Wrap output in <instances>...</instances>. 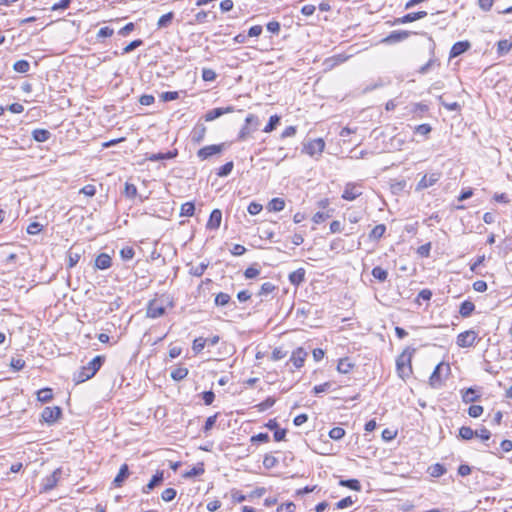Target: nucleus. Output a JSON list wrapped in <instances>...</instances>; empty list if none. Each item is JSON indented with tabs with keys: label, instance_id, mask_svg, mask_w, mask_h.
Wrapping results in <instances>:
<instances>
[{
	"label": "nucleus",
	"instance_id": "obj_1",
	"mask_svg": "<svg viewBox=\"0 0 512 512\" xmlns=\"http://www.w3.org/2000/svg\"><path fill=\"white\" fill-rule=\"evenodd\" d=\"M105 362V356L97 355L87 365L82 366L77 372L74 373V381L82 383L91 379L102 367Z\"/></svg>",
	"mask_w": 512,
	"mask_h": 512
},
{
	"label": "nucleus",
	"instance_id": "obj_2",
	"mask_svg": "<svg viewBox=\"0 0 512 512\" xmlns=\"http://www.w3.org/2000/svg\"><path fill=\"white\" fill-rule=\"evenodd\" d=\"M415 348H406L396 359V370L398 376L402 379L408 378L412 374L411 360L415 353Z\"/></svg>",
	"mask_w": 512,
	"mask_h": 512
},
{
	"label": "nucleus",
	"instance_id": "obj_3",
	"mask_svg": "<svg viewBox=\"0 0 512 512\" xmlns=\"http://www.w3.org/2000/svg\"><path fill=\"white\" fill-rule=\"evenodd\" d=\"M227 147L226 143L212 144L200 148L196 155L201 160H207L215 155L221 154Z\"/></svg>",
	"mask_w": 512,
	"mask_h": 512
},
{
	"label": "nucleus",
	"instance_id": "obj_4",
	"mask_svg": "<svg viewBox=\"0 0 512 512\" xmlns=\"http://www.w3.org/2000/svg\"><path fill=\"white\" fill-rule=\"evenodd\" d=\"M62 475V468L55 469L50 475L46 476L42 480L41 492H49L54 489Z\"/></svg>",
	"mask_w": 512,
	"mask_h": 512
},
{
	"label": "nucleus",
	"instance_id": "obj_5",
	"mask_svg": "<svg viewBox=\"0 0 512 512\" xmlns=\"http://www.w3.org/2000/svg\"><path fill=\"white\" fill-rule=\"evenodd\" d=\"M478 333L474 330H467L457 336L456 344L461 348L473 347L476 344Z\"/></svg>",
	"mask_w": 512,
	"mask_h": 512
},
{
	"label": "nucleus",
	"instance_id": "obj_6",
	"mask_svg": "<svg viewBox=\"0 0 512 512\" xmlns=\"http://www.w3.org/2000/svg\"><path fill=\"white\" fill-rule=\"evenodd\" d=\"M362 195V184L355 182L346 183L343 193L341 195L342 199L347 201H353L359 196Z\"/></svg>",
	"mask_w": 512,
	"mask_h": 512
},
{
	"label": "nucleus",
	"instance_id": "obj_7",
	"mask_svg": "<svg viewBox=\"0 0 512 512\" xmlns=\"http://www.w3.org/2000/svg\"><path fill=\"white\" fill-rule=\"evenodd\" d=\"M62 416L59 406L45 407L41 413V420L49 425L54 424Z\"/></svg>",
	"mask_w": 512,
	"mask_h": 512
},
{
	"label": "nucleus",
	"instance_id": "obj_8",
	"mask_svg": "<svg viewBox=\"0 0 512 512\" xmlns=\"http://www.w3.org/2000/svg\"><path fill=\"white\" fill-rule=\"evenodd\" d=\"M441 176V172H433L430 174L423 175L421 180L416 185L415 190L421 191L435 185L440 180Z\"/></svg>",
	"mask_w": 512,
	"mask_h": 512
},
{
	"label": "nucleus",
	"instance_id": "obj_9",
	"mask_svg": "<svg viewBox=\"0 0 512 512\" xmlns=\"http://www.w3.org/2000/svg\"><path fill=\"white\" fill-rule=\"evenodd\" d=\"M325 148V142L322 138H317L310 140L306 144H304L303 151L310 156H314L316 154L320 155Z\"/></svg>",
	"mask_w": 512,
	"mask_h": 512
},
{
	"label": "nucleus",
	"instance_id": "obj_10",
	"mask_svg": "<svg viewBox=\"0 0 512 512\" xmlns=\"http://www.w3.org/2000/svg\"><path fill=\"white\" fill-rule=\"evenodd\" d=\"M412 32L405 30H395L392 31L388 36L382 39V43L385 44H395L401 41L406 40Z\"/></svg>",
	"mask_w": 512,
	"mask_h": 512
},
{
	"label": "nucleus",
	"instance_id": "obj_11",
	"mask_svg": "<svg viewBox=\"0 0 512 512\" xmlns=\"http://www.w3.org/2000/svg\"><path fill=\"white\" fill-rule=\"evenodd\" d=\"M445 369L447 372L450 371V367L448 364H445L443 362L439 363L436 365V367L434 368L431 376H430V385L434 388H437V387H440L441 384H442V380H441V372L442 370Z\"/></svg>",
	"mask_w": 512,
	"mask_h": 512
},
{
	"label": "nucleus",
	"instance_id": "obj_12",
	"mask_svg": "<svg viewBox=\"0 0 512 512\" xmlns=\"http://www.w3.org/2000/svg\"><path fill=\"white\" fill-rule=\"evenodd\" d=\"M235 111L233 106L217 107L207 111L204 115V119L207 122L213 121L225 114L232 113Z\"/></svg>",
	"mask_w": 512,
	"mask_h": 512
},
{
	"label": "nucleus",
	"instance_id": "obj_13",
	"mask_svg": "<svg viewBox=\"0 0 512 512\" xmlns=\"http://www.w3.org/2000/svg\"><path fill=\"white\" fill-rule=\"evenodd\" d=\"M147 317L149 318H158L165 314V307L157 302V300H152L149 302L147 307Z\"/></svg>",
	"mask_w": 512,
	"mask_h": 512
},
{
	"label": "nucleus",
	"instance_id": "obj_14",
	"mask_svg": "<svg viewBox=\"0 0 512 512\" xmlns=\"http://www.w3.org/2000/svg\"><path fill=\"white\" fill-rule=\"evenodd\" d=\"M307 352L302 348L298 347L292 352L289 362H292L295 368H301L304 365Z\"/></svg>",
	"mask_w": 512,
	"mask_h": 512
},
{
	"label": "nucleus",
	"instance_id": "obj_15",
	"mask_svg": "<svg viewBox=\"0 0 512 512\" xmlns=\"http://www.w3.org/2000/svg\"><path fill=\"white\" fill-rule=\"evenodd\" d=\"M178 155V150L174 149L165 153L159 152V153H151L146 154V160L151 162L161 161V160H170Z\"/></svg>",
	"mask_w": 512,
	"mask_h": 512
},
{
	"label": "nucleus",
	"instance_id": "obj_16",
	"mask_svg": "<svg viewBox=\"0 0 512 512\" xmlns=\"http://www.w3.org/2000/svg\"><path fill=\"white\" fill-rule=\"evenodd\" d=\"M164 480V471H157L155 475L152 476L147 485L143 486L142 493L148 494L155 487L159 486Z\"/></svg>",
	"mask_w": 512,
	"mask_h": 512
},
{
	"label": "nucleus",
	"instance_id": "obj_17",
	"mask_svg": "<svg viewBox=\"0 0 512 512\" xmlns=\"http://www.w3.org/2000/svg\"><path fill=\"white\" fill-rule=\"evenodd\" d=\"M470 47H471V44L469 41H458V42L454 43L453 46L451 47L449 57L450 58L458 57V56L462 55L463 53H465L466 51H468L470 49Z\"/></svg>",
	"mask_w": 512,
	"mask_h": 512
},
{
	"label": "nucleus",
	"instance_id": "obj_18",
	"mask_svg": "<svg viewBox=\"0 0 512 512\" xmlns=\"http://www.w3.org/2000/svg\"><path fill=\"white\" fill-rule=\"evenodd\" d=\"M462 401L466 404L474 403L478 401L481 397V394L478 389L473 387L467 388L461 391Z\"/></svg>",
	"mask_w": 512,
	"mask_h": 512
},
{
	"label": "nucleus",
	"instance_id": "obj_19",
	"mask_svg": "<svg viewBox=\"0 0 512 512\" xmlns=\"http://www.w3.org/2000/svg\"><path fill=\"white\" fill-rule=\"evenodd\" d=\"M427 16L426 11L411 12L395 20L396 24L411 23Z\"/></svg>",
	"mask_w": 512,
	"mask_h": 512
},
{
	"label": "nucleus",
	"instance_id": "obj_20",
	"mask_svg": "<svg viewBox=\"0 0 512 512\" xmlns=\"http://www.w3.org/2000/svg\"><path fill=\"white\" fill-rule=\"evenodd\" d=\"M112 266V258L107 253H100L94 262V267L98 270H106Z\"/></svg>",
	"mask_w": 512,
	"mask_h": 512
},
{
	"label": "nucleus",
	"instance_id": "obj_21",
	"mask_svg": "<svg viewBox=\"0 0 512 512\" xmlns=\"http://www.w3.org/2000/svg\"><path fill=\"white\" fill-rule=\"evenodd\" d=\"M222 221V212L219 209H214L208 219L207 229L216 230L220 227Z\"/></svg>",
	"mask_w": 512,
	"mask_h": 512
},
{
	"label": "nucleus",
	"instance_id": "obj_22",
	"mask_svg": "<svg viewBox=\"0 0 512 512\" xmlns=\"http://www.w3.org/2000/svg\"><path fill=\"white\" fill-rule=\"evenodd\" d=\"M130 471L129 466L127 464L121 465L118 474L113 480V485L115 487H121L126 479L129 477Z\"/></svg>",
	"mask_w": 512,
	"mask_h": 512
},
{
	"label": "nucleus",
	"instance_id": "obj_23",
	"mask_svg": "<svg viewBox=\"0 0 512 512\" xmlns=\"http://www.w3.org/2000/svg\"><path fill=\"white\" fill-rule=\"evenodd\" d=\"M306 271L304 268H299L289 274V281L294 286H299L305 281Z\"/></svg>",
	"mask_w": 512,
	"mask_h": 512
},
{
	"label": "nucleus",
	"instance_id": "obj_24",
	"mask_svg": "<svg viewBox=\"0 0 512 512\" xmlns=\"http://www.w3.org/2000/svg\"><path fill=\"white\" fill-rule=\"evenodd\" d=\"M32 138L33 140H35L36 142H39V143H43V142H46L50 139L51 137V132L47 129H34L32 131Z\"/></svg>",
	"mask_w": 512,
	"mask_h": 512
},
{
	"label": "nucleus",
	"instance_id": "obj_25",
	"mask_svg": "<svg viewBox=\"0 0 512 512\" xmlns=\"http://www.w3.org/2000/svg\"><path fill=\"white\" fill-rule=\"evenodd\" d=\"M474 310H475L474 303L469 300H465L460 305L459 314L462 317L467 318L473 313Z\"/></svg>",
	"mask_w": 512,
	"mask_h": 512
},
{
	"label": "nucleus",
	"instance_id": "obj_26",
	"mask_svg": "<svg viewBox=\"0 0 512 512\" xmlns=\"http://www.w3.org/2000/svg\"><path fill=\"white\" fill-rule=\"evenodd\" d=\"M285 208V201L282 198H273L267 205L270 212H280Z\"/></svg>",
	"mask_w": 512,
	"mask_h": 512
},
{
	"label": "nucleus",
	"instance_id": "obj_27",
	"mask_svg": "<svg viewBox=\"0 0 512 512\" xmlns=\"http://www.w3.org/2000/svg\"><path fill=\"white\" fill-rule=\"evenodd\" d=\"M353 367L354 364L350 361L349 358L346 357L339 360L337 370L341 374H348Z\"/></svg>",
	"mask_w": 512,
	"mask_h": 512
},
{
	"label": "nucleus",
	"instance_id": "obj_28",
	"mask_svg": "<svg viewBox=\"0 0 512 512\" xmlns=\"http://www.w3.org/2000/svg\"><path fill=\"white\" fill-rule=\"evenodd\" d=\"M53 398V391L51 388H42L37 391V400L42 403H47Z\"/></svg>",
	"mask_w": 512,
	"mask_h": 512
},
{
	"label": "nucleus",
	"instance_id": "obj_29",
	"mask_svg": "<svg viewBox=\"0 0 512 512\" xmlns=\"http://www.w3.org/2000/svg\"><path fill=\"white\" fill-rule=\"evenodd\" d=\"M205 472L204 463L200 462L183 474L184 478H193L202 475Z\"/></svg>",
	"mask_w": 512,
	"mask_h": 512
},
{
	"label": "nucleus",
	"instance_id": "obj_30",
	"mask_svg": "<svg viewBox=\"0 0 512 512\" xmlns=\"http://www.w3.org/2000/svg\"><path fill=\"white\" fill-rule=\"evenodd\" d=\"M206 134V127L204 125L197 126L192 131L191 139L194 143H201L205 137Z\"/></svg>",
	"mask_w": 512,
	"mask_h": 512
},
{
	"label": "nucleus",
	"instance_id": "obj_31",
	"mask_svg": "<svg viewBox=\"0 0 512 512\" xmlns=\"http://www.w3.org/2000/svg\"><path fill=\"white\" fill-rule=\"evenodd\" d=\"M188 372L186 367L179 366L171 371L170 376L175 381H181L188 375Z\"/></svg>",
	"mask_w": 512,
	"mask_h": 512
},
{
	"label": "nucleus",
	"instance_id": "obj_32",
	"mask_svg": "<svg viewBox=\"0 0 512 512\" xmlns=\"http://www.w3.org/2000/svg\"><path fill=\"white\" fill-rule=\"evenodd\" d=\"M173 19H174V13L173 12H168V13L162 15L158 19L157 28L158 29L167 28L168 26H170V24L172 23Z\"/></svg>",
	"mask_w": 512,
	"mask_h": 512
},
{
	"label": "nucleus",
	"instance_id": "obj_33",
	"mask_svg": "<svg viewBox=\"0 0 512 512\" xmlns=\"http://www.w3.org/2000/svg\"><path fill=\"white\" fill-rule=\"evenodd\" d=\"M446 471L447 470H446L445 466L440 463L433 464L428 468L429 474L435 478L441 477L442 475H444L446 473Z\"/></svg>",
	"mask_w": 512,
	"mask_h": 512
},
{
	"label": "nucleus",
	"instance_id": "obj_34",
	"mask_svg": "<svg viewBox=\"0 0 512 512\" xmlns=\"http://www.w3.org/2000/svg\"><path fill=\"white\" fill-rule=\"evenodd\" d=\"M339 485L343 487H347L354 491H360L361 490V484L359 480L357 479H346V480H340Z\"/></svg>",
	"mask_w": 512,
	"mask_h": 512
},
{
	"label": "nucleus",
	"instance_id": "obj_35",
	"mask_svg": "<svg viewBox=\"0 0 512 512\" xmlns=\"http://www.w3.org/2000/svg\"><path fill=\"white\" fill-rule=\"evenodd\" d=\"M195 213V204L193 202H186L181 205L180 216L191 217Z\"/></svg>",
	"mask_w": 512,
	"mask_h": 512
},
{
	"label": "nucleus",
	"instance_id": "obj_36",
	"mask_svg": "<svg viewBox=\"0 0 512 512\" xmlns=\"http://www.w3.org/2000/svg\"><path fill=\"white\" fill-rule=\"evenodd\" d=\"M280 120H281L280 116H278L276 114L272 115L269 118V121H268L267 125L264 127L263 132L270 133L273 130H275L276 127L280 124Z\"/></svg>",
	"mask_w": 512,
	"mask_h": 512
},
{
	"label": "nucleus",
	"instance_id": "obj_37",
	"mask_svg": "<svg viewBox=\"0 0 512 512\" xmlns=\"http://www.w3.org/2000/svg\"><path fill=\"white\" fill-rule=\"evenodd\" d=\"M81 255L82 253L70 249L67 253L68 268H73L74 266H76L81 258Z\"/></svg>",
	"mask_w": 512,
	"mask_h": 512
},
{
	"label": "nucleus",
	"instance_id": "obj_38",
	"mask_svg": "<svg viewBox=\"0 0 512 512\" xmlns=\"http://www.w3.org/2000/svg\"><path fill=\"white\" fill-rule=\"evenodd\" d=\"M372 276L377 279L378 281L380 282H384L387 280V277H388V272L387 270L383 269L382 267L380 266H376L372 269V272H371Z\"/></svg>",
	"mask_w": 512,
	"mask_h": 512
},
{
	"label": "nucleus",
	"instance_id": "obj_39",
	"mask_svg": "<svg viewBox=\"0 0 512 512\" xmlns=\"http://www.w3.org/2000/svg\"><path fill=\"white\" fill-rule=\"evenodd\" d=\"M233 168H234L233 161H229V162L225 163L224 165H222L221 167H219L216 174L219 177H227L232 172Z\"/></svg>",
	"mask_w": 512,
	"mask_h": 512
},
{
	"label": "nucleus",
	"instance_id": "obj_40",
	"mask_svg": "<svg viewBox=\"0 0 512 512\" xmlns=\"http://www.w3.org/2000/svg\"><path fill=\"white\" fill-rule=\"evenodd\" d=\"M475 434H477V431H474L471 427L468 426H462L459 429V437H461L463 440H470L475 437Z\"/></svg>",
	"mask_w": 512,
	"mask_h": 512
},
{
	"label": "nucleus",
	"instance_id": "obj_41",
	"mask_svg": "<svg viewBox=\"0 0 512 512\" xmlns=\"http://www.w3.org/2000/svg\"><path fill=\"white\" fill-rule=\"evenodd\" d=\"M386 231V226L384 224L376 225L369 234V237L374 240L380 239Z\"/></svg>",
	"mask_w": 512,
	"mask_h": 512
},
{
	"label": "nucleus",
	"instance_id": "obj_42",
	"mask_svg": "<svg viewBox=\"0 0 512 512\" xmlns=\"http://www.w3.org/2000/svg\"><path fill=\"white\" fill-rule=\"evenodd\" d=\"M511 48H512V42H510L507 39L500 40L497 43V52L499 55H504V54L508 53Z\"/></svg>",
	"mask_w": 512,
	"mask_h": 512
},
{
	"label": "nucleus",
	"instance_id": "obj_43",
	"mask_svg": "<svg viewBox=\"0 0 512 512\" xmlns=\"http://www.w3.org/2000/svg\"><path fill=\"white\" fill-rule=\"evenodd\" d=\"M13 69L18 73H27L30 69V63L27 60H18L14 63Z\"/></svg>",
	"mask_w": 512,
	"mask_h": 512
},
{
	"label": "nucleus",
	"instance_id": "obj_44",
	"mask_svg": "<svg viewBox=\"0 0 512 512\" xmlns=\"http://www.w3.org/2000/svg\"><path fill=\"white\" fill-rule=\"evenodd\" d=\"M214 302L217 306H226L231 302V297L227 293L220 292L215 296Z\"/></svg>",
	"mask_w": 512,
	"mask_h": 512
},
{
	"label": "nucleus",
	"instance_id": "obj_45",
	"mask_svg": "<svg viewBox=\"0 0 512 512\" xmlns=\"http://www.w3.org/2000/svg\"><path fill=\"white\" fill-rule=\"evenodd\" d=\"M245 123L248 124L249 127H251V130H253L254 132L257 131L260 127V120L258 116L254 114H248L247 117L245 118Z\"/></svg>",
	"mask_w": 512,
	"mask_h": 512
},
{
	"label": "nucleus",
	"instance_id": "obj_46",
	"mask_svg": "<svg viewBox=\"0 0 512 512\" xmlns=\"http://www.w3.org/2000/svg\"><path fill=\"white\" fill-rule=\"evenodd\" d=\"M347 58L348 57L343 54H338V55H335L333 57L326 59L325 64L329 67H334L337 64L345 62L347 60Z\"/></svg>",
	"mask_w": 512,
	"mask_h": 512
},
{
	"label": "nucleus",
	"instance_id": "obj_47",
	"mask_svg": "<svg viewBox=\"0 0 512 512\" xmlns=\"http://www.w3.org/2000/svg\"><path fill=\"white\" fill-rule=\"evenodd\" d=\"M252 133L251 127L248 124H244L237 135V141H245Z\"/></svg>",
	"mask_w": 512,
	"mask_h": 512
},
{
	"label": "nucleus",
	"instance_id": "obj_48",
	"mask_svg": "<svg viewBox=\"0 0 512 512\" xmlns=\"http://www.w3.org/2000/svg\"><path fill=\"white\" fill-rule=\"evenodd\" d=\"M208 265L209 263L202 262L197 266H193L190 269V274L196 277H200L205 273L206 269L208 268Z\"/></svg>",
	"mask_w": 512,
	"mask_h": 512
},
{
	"label": "nucleus",
	"instance_id": "obj_49",
	"mask_svg": "<svg viewBox=\"0 0 512 512\" xmlns=\"http://www.w3.org/2000/svg\"><path fill=\"white\" fill-rule=\"evenodd\" d=\"M432 131V127L430 124H420L414 128V133L417 135H421L427 137L428 134Z\"/></svg>",
	"mask_w": 512,
	"mask_h": 512
},
{
	"label": "nucleus",
	"instance_id": "obj_50",
	"mask_svg": "<svg viewBox=\"0 0 512 512\" xmlns=\"http://www.w3.org/2000/svg\"><path fill=\"white\" fill-rule=\"evenodd\" d=\"M135 255L133 247L126 246L120 250V257L123 261L131 260Z\"/></svg>",
	"mask_w": 512,
	"mask_h": 512
},
{
	"label": "nucleus",
	"instance_id": "obj_51",
	"mask_svg": "<svg viewBox=\"0 0 512 512\" xmlns=\"http://www.w3.org/2000/svg\"><path fill=\"white\" fill-rule=\"evenodd\" d=\"M276 286L271 282H265L261 285L258 292L259 296H266L275 290Z\"/></svg>",
	"mask_w": 512,
	"mask_h": 512
},
{
	"label": "nucleus",
	"instance_id": "obj_52",
	"mask_svg": "<svg viewBox=\"0 0 512 512\" xmlns=\"http://www.w3.org/2000/svg\"><path fill=\"white\" fill-rule=\"evenodd\" d=\"M218 415H219V413H215L214 415L209 416L206 419L205 424L203 426V432L205 434H207L213 428V426L215 425L216 420L218 418Z\"/></svg>",
	"mask_w": 512,
	"mask_h": 512
},
{
	"label": "nucleus",
	"instance_id": "obj_53",
	"mask_svg": "<svg viewBox=\"0 0 512 512\" xmlns=\"http://www.w3.org/2000/svg\"><path fill=\"white\" fill-rule=\"evenodd\" d=\"M176 495H177V491L174 488H166L162 492L161 498L165 502H170L175 499Z\"/></svg>",
	"mask_w": 512,
	"mask_h": 512
},
{
	"label": "nucleus",
	"instance_id": "obj_54",
	"mask_svg": "<svg viewBox=\"0 0 512 512\" xmlns=\"http://www.w3.org/2000/svg\"><path fill=\"white\" fill-rule=\"evenodd\" d=\"M206 343H207V340L203 337H198V338L194 339L193 345H192L193 351L195 353L201 352L204 349Z\"/></svg>",
	"mask_w": 512,
	"mask_h": 512
},
{
	"label": "nucleus",
	"instance_id": "obj_55",
	"mask_svg": "<svg viewBox=\"0 0 512 512\" xmlns=\"http://www.w3.org/2000/svg\"><path fill=\"white\" fill-rule=\"evenodd\" d=\"M141 45H143V40H141V39L133 40L132 42H130L128 45H126L123 48L122 55L132 52L133 50L140 47Z\"/></svg>",
	"mask_w": 512,
	"mask_h": 512
},
{
	"label": "nucleus",
	"instance_id": "obj_56",
	"mask_svg": "<svg viewBox=\"0 0 512 512\" xmlns=\"http://www.w3.org/2000/svg\"><path fill=\"white\" fill-rule=\"evenodd\" d=\"M344 435L345 430L342 427H334L329 431V437L333 440H340Z\"/></svg>",
	"mask_w": 512,
	"mask_h": 512
},
{
	"label": "nucleus",
	"instance_id": "obj_57",
	"mask_svg": "<svg viewBox=\"0 0 512 512\" xmlns=\"http://www.w3.org/2000/svg\"><path fill=\"white\" fill-rule=\"evenodd\" d=\"M217 74L213 69L203 68L202 69V79L206 82H212L216 79Z\"/></svg>",
	"mask_w": 512,
	"mask_h": 512
},
{
	"label": "nucleus",
	"instance_id": "obj_58",
	"mask_svg": "<svg viewBox=\"0 0 512 512\" xmlns=\"http://www.w3.org/2000/svg\"><path fill=\"white\" fill-rule=\"evenodd\" d=\"M124 194L127 198L133 199L137 195V187L134 184L125 183Z\"/></svg>",
	"mask_w": 512,
	"mask_h": 512
},
{
	"label": "nucleus",
	"instance_id": "obj_59",
	"mask_svg": "<svg viewBox=\"0 0 512 512\" xmlns=\"http://www.w3.org/2000/svg\"><path fill=\"white\" fill-rule=\"evenodd\" d=\"M276 402V399L274 397H267L264 401H262L261 403H259L257 405V408L259 411H265L269 408H271Z\"/></svg>",
	"mask_w": 512,
	"mask_h": 512
},
{
	"label": "nucleus",
	"instance_id": "obj_60",
	"mask_svg": "<svg viewBox=\"0 0 512 512\" xmlns=\"http://www.w3.org/2000/svg\"><path fill=\"white\" fill-rule=\"evenodd\" d=\"M278 463V460L276 457L270 455V454H266L264 456V459H263V466L266 468V469H271L273 467H275Z\"/></svg>",
	"mask_w": 512,
	"mask_h": 512
},
{
	"label": "nucleus",
	"instance_id": "obj_61",
	"mask_svg": "<svg viewBox=\"0 0 512 512\" xmlns=\"http://www.w3.org/2000/svg\"><path fill=\"white\" fill-rule=\"evenodd\" d=\"M439 103L444 106L448 111L460 110V105L457 102H446L442 96L439 97Z\"/></svg>",
	"mask_w": 512,
	"mask_h": 512
},
{
	"label": "nucleus",
	"instance_id": "obj_62",
	"mask_svg": "<svg viewBox=\"0 0 512 512\" xmlns=\"http://www.w3.org/2000/svg\"><path fill=\"white\" fill-rule=\"evenodd\" d=\"M10 367L14 371H20L25 367V361L21 358L12 357L10 361Z\"/></svg>",
	"mask_w": 512,
	"mask_h": 512
},
{
	"label": "nucleus",
	"instance_id": "obj_63",
	"mask_svg": "<svg viewBox=\"0 0 512 512\" xmlns=\"http://www.w3.org/2000/svg\"><path fill=\"white\" fill-rule=\"evenodd\" d=\"M483 413V407L480 405H471L468 408V415L473 418L481 416Z\"/></svg>",
	"mask_w": 512,
	"mask_h": 512
},
{
	"label": "nucleus",
	"instance_id": "obj_64",
	"mask_svg": "<svg viewBox=\"0 0 512 512\" xmlns=\"http://www.w3.org/2000/svg\"><path fill=\"white\" fill-rule=\"evenodd\" d=\"M296 506L293 502H286L277 507V512H294Z\"/></svg>",
	"mask_w": 512,
	"mask_h": 512
}]
</instances>
